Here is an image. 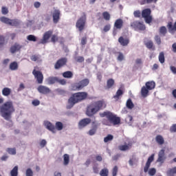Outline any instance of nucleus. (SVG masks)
<instances>
[{"label":"nucleus","instance_id":"0e129e2a","mask_svg":"<svg viewBox=\"0 0 176 176\" xmlns=\"http://www.w3.org/2000/svg\"><path fill=\"white\" fill-rule=\"evenodd\" d=\"M47 144V142H46L45 140H42L40 142V146H41V148H45V146H46Z\"/></svg>","mask_w":176,"mask_h":176},{"label":"nucleus","instance_id":"ddd939ff","mask_svg":"<svg viewBox=\"0 0 176 176\" xmlns=\"http://www.w3.org/2000/svg\"><path fill=\"white\" fill-rule=\"evenodd\" d=\"M166 153H165V150L164 149H162L159 151L158 153V158L157 160V162L158 163H164V160H166Z\"/></svg>","mask_w":176,"mask_h":176},{"label":"nucleus","instance_id":"4d7b16f0","mask_svg":"<svg viewBox=\"0 0 176 176\" xmlns=\"http://www.w3.org/2000/svg\"><path fill=\"white\" fill-rule=\"evenodd\" d=\"M26 176H34V172L31 168H29L26 170Z\"/></svg>","mask_w":176,"mask_h":176},{"label":"nucleus","instance_id":"9d476101","mask_svg":"<svg viewBox=\"0 0 176 176\" xmlns=\"http://www.w3.org/2000/svg\"><path fill=\"white\" fill-rule=\"evenodd\" d=\"M32 75H34L38 85H42V83H43V74L42 72L34 69L32 71Z\"/></svg>","mask_w":176,"mask_h":176},{"label":"nucleus","instance_id":"cd10ccee","mask_svg":"<svg viewBox=\"0 0 176 176\" xmlns=\"http://www.w3.org/2000/svg\"><path fill=\"white\" fill-rule=\"evenodd\" d=\"M148 94L149 90L145 86H143L141 89V96L145 98L148 97Z\"/></svg>","mask_w":176,"mask_h":176},{"label":"nucleus","instance_id":"c85d7f7f","mask_svg":"<svg viewBox=\"0 0 176 176\" xmlns=\"http://www.w3.org/2000/svg\"><path fill=\"white\" fill-rule=\"evenodd\" d=\"M155 141L159 145H163V144H164V138L162 135H157L155 137Z\"/></svg>","mask_w":176,"mask_h":176},{"label":"nucleus","instance_id":"a18cd8bd","mask_svg":"<svg viewBox=\"0 0 176 176\" xmlns=\"http://www.w3.org/2000/svg\"><path fill=\"white\" fill-rule=\"evenodd\" d=\"M154 41L158 46H160V45H162V38H160V36L155 35L154 37Z\"/></svg>","mask_w":176,"mask_h":176},{"label":"nucleus","instance_id":"8fccbe9b","mask_svg":"<svg viewBox=\"0 0 176 176\" xmlns=\"http://www.w3.org/2000/svg\"><path fill=\"white\" fill-rule=\"evenodd\" d=\"M133 16L134 17L140 19L141 16H142V12H141L140 10H135L133 12Z\"/></svg>","mask_w":176,"mask_h":176},{"label":"nucleus","instance_id":"79ce46f5","mask_svg":"<svg viewBox=\"0 0 176 176\" xmlns=\"http://www.w3.org/2000/svg\"><path fill=\"white\" fill-rule=\"evenodd\" d=\"M158 59L161 64H164V61L166 60L164 58V52H162L160 53Z\"/></svg>","mask_w":176,"mask_h":176},{"label":"nucleus","instance_id":"c756f323","mask_svg":"<svg viewBox=\"0 0 176 176\" xmlns=\"http://www.w3.org/2000/svg\"><path fill=\"white\" fill-rule=\"evenodd\" d=\"M121 96H123V90L119 89H118V91H116V95L113 96V98H114V100L118 101V100L120 99Z\"/></svg>","mask_w":176,"mask_h":176},{"label":"nucleus","instance_id":"72a5a7b5","mask_svg":"<svg viewBox=\"0 0 176 176\" xmlns=\"http://www.w3.org/2000/svg\"><path fill=\"white\" fill-rule=\"evenodd\" d=\"M11 176H18L19 175V166H15L10 171Z\"/></svg>","mask_w":176,"mask_h":176},{"label":"nucleus","instance_id":"6e6552de","mask_svg":"<svg viewBox=\"0 0 176 176\" xmlns=\"http://www.w3.org/2000/svg\"><path fill=\"white\" fill-rule=\"evenodd\" d=\"M86 20H87L86 13L82 12V16L78 19V21L76 23V28H78V31H80V32H82V31H83V30H85V27L86 25Z\"/></svg>","mask_w":176,"mask_h":176},{"label":"nucleus","instance_id":"a19ab883","mask_svg":"<svg viewBox=\"0 0 176 176\" xmlns=\"http://www.w3.org/2000/svg\"><path fill=\"white\" fill-rule=\"evenodd\" d=\"M160 34L163 36H166V34H167V28L166 26H162L160 28Z\"/></svg>","mask_w":176,"mask_h":176},{"label":"nucleus","instance_id":"3c124183","mask_svg":"<svg viewBox=\"0 0 176 176\" xmlns=\"http://www.w3.org/2000/svg\"><path fill=\"white\" fill-rule=\"evenodd\" d=\"M117 60L118 61H123V60H124V55H123V53L118 52V56L117 58Z\"/></svg>","mask_w":176,"mask_h":176},{"label":"nucleus","instance_id":"dca6fc26","mask_svg":"<svg viewBox=\"0 0 176 176\" xmlns=\"http://www.w3.org/2000/svg\"><path fill=\"white\" fill-rule=\"evenodd\" d=\"M60 14L61 13L58 10H55L53 13H52V18H53V21L54 24H57L58 21H60Z\"/></svg>","mask_w":176,"mask_h":176},{"label":"nucleus","instance_id":"052dcab7","mask_svg":"<svg viewBox=\"0 0 176 176\" xmlns=\"http://www.w3.org/2000/svg\"><path fill=\"white\" fill-rule=\"evenodd\" d=\"M1 12H2V14H8V13H9V10L6 7H2Z\"/></svg>","mask_w":176,"mask_h":176},{"label":"nucleus","instance_id":"20e7f679","mask_svg":"<svg viewBox=\"0 0 176 176\" xmlns=\"http://www.w3.org/2000/svg\"><path fill=\"white\" fill-rule=\"evenodd\" d=\"M50 37L51 42H52V43L58 42V36H57V34L53 35V30H48L43 34V38L40 40L39 43L41 45H46V43H49Z\"/></svg>","mask_w":176,"mask_h":176},{"label":"nucleus","instance_id":"bf43d9fd","mask_svg":"<svg viewBox=\"0 0 176 176\" xmlns=\"http://www.w3.org/2000/svg\"><path fill=\"white\" fill-rule=\"evenodd\" d=\"M32 105H34V107H38V105H39L41 104V101H39V100H34L32 102Z\"/></svg>","mask_w":176,"mask_h":176},{"label":"nucleus","instance_id":"4468645a","mask_svg":"<svg viewBox=\"0 0 176 176\" xmlns=\"http://www.w3.org/2000/svg\"><path fill=\"white\" fill-rule=\"evenodd\" d=\"M91 123V119L90 118H83L82 120H80L78 123V127L80 129H83V127H86L88 124Z\"/></svg>","mask_w":176,"mask_h":176},{"label":"nucleus","instance_id":"7c9ffc66","mask_svg":"<svg viewBox=\"0 0 176 176\" xmlns=\"http://www.w3.org/2000/svg\"><path fill=\"white\" fill-rule=\"evenodd\" d=\"M48 85H54L56 82H58V78L57 77H49L47 79Z\"/></svg>","mask_w":176,"mask_h":176},{"label":"nucleus","instance_id":"37998d69","mask_svg":"<svg viewBox=\"0 0 176 176\" xmlns=\"http://www.w3.org/2000/svg\"><path fill=\"white\" fill-rule=\"evenodd\" d=\"M55 126L56 130H58V131H61V130H63L64 127V126L63 125V122H56Z\"/></svg>","mask_w":176,"mask_h":176},{"label":"nucleus","instance_id":"2eb2a0df","mask_svg":"<svg viewBox=\"0 0 176 176\" xmlns=\"http://www.w3.org/2000/svg\"><path fill=\"white\" fill-rule=\"evenodd\" d=\"M37 90L41 94H49L50 93V89L44 85H39Z\"/></svg>","mask_w":176,"mask_h":176},{"label":"nucleus","instance_id":"603ef678","mask_svg":"<svg viewBox=\"0 0 176 176\" xmlns=\"http://www.w3.org/2000/svg\"><path fill=\"white\" fill-rule=\"evenodd\" d=\"M7 152H8L10 155H16V148H7Z\"/></svg>","mask_w":176,"mask_h":176},{"label":"nucleus","instance_id":"f704fd0d","mask_svg":"<svg viewBox=\"0 0 176 176\" xmlns=\"http://www.w3.org/2000/svg\"><path fill=\"white\" fill-rule=\"evenodd\" d=\"M146 47L149 50H155V46L153 45V41H148L144 43Z\"/></svg>","mask_w":176,"mask_h":176},{"label":"nucleus","instance_id":"58836bf2","mask_svg":"<svg viewBox=\"0 0 176 176\" xmlns=\"http://www.w3.org/2000/svg\"><path fill=\"white\" fill-rule=\"evenodd\" d=\"M10 20L11 19L6 16H1L0 18V21H1V23H4V24H8V25L10 24Z\"/></svg>","mask_w":176,"mask_h":176},{"label":"nucleus","instance_id":"c9c22d12","mask_svg":"<svg viewBox=\"0 0 176 176\" xmlns=\"http://www.w3.org/2000/svg\"><path fill=\"white\" fill-rule=\"evenodd\" d=\"M102 16L106 21H109V20H111V14L107 11L103 12Z\"/></svg>","mask_w":176,"mask_h":176},{"label":"nucleus","instance_id":"f257e3e1","mask_svg":"<svg viewBox=\"0 0 176 176\" xmlns=\"http://www.w3.org/2000/svg\"><path fill=\"white\" fill-rule=\"evenodd\" d=\"M14 111L16 109L12 101H7L0 107L1 116L6 120H10L12 119V114L14 113Z\"/></svg>","mask_w":176,"mask_h":176},{"label":"nucleus","instance_id":"f03ea898","mask_svg":"<svg viewBox=\"0 0 176 176\" xmlns=\"http://www.w3.org/2000/svg\"><path fill=\"white\" fill-rule=\"evenodd\" d=\"M105 108V102L104 100H98L91 102L87 107L86 115L87 116H94L96 113L100 112L101 109Z\"/></svg>","mask_w":176,"mask_h":176},{"label":"nucleus","instance_id":"412c9836","mask_svg":"<svg viewBox=\"0 0 176 176\" xmlns=\"http://www.w3.org/2000/svg\"><path fill=\"white\" fill-rule=\"evenodd\" d=\"M113 86H115V80L113 78H109L107 81V85L105 87L106 90H109V89H113Z\"/></svg>","mask_w":176,"mask_h":176},{"label":"nucleus","instance_id":"a211bd4d","mask_svg":"<svg viewBox=\"0 0 176 176\" xmlns=\"http://www.w3.org/2000/svg\"><path fill=\"white\" fill-rule=\"evenodd\" d=\"M132 147H133V143H129L128 144L120 145L118 146V149L120 151L124 152L126 151H130V149H131Z\"/></svg>","mask_w":176,"mask_h":176},{"label":"nucleus","instance_id":"f8f14e48","mask_svg":"<svg viewBox=\"0 0 176 176\" xmlns=\"http://www.w3.org/2000/svg\"><path fill=\"white\" fill-rule=\"evenodd\" d=\"M67 63H68V59H67V58H61L56 61L54 65V68L56 69H60V68H63V67L67 65Z\"/></svg>","mask_w":176,"mask_h":176},{"label":"nucleus","instance_id":"39448f33","mask_svg":"<svg viewBox=\"0 0 176 176\" xmlns=\"http://www.w3.org/2000/svg\"><path fill=\"white\" fill-rule=\"evenodd\" d=\"M100 118L106 117L110 123H112L114 126L120 124V118L116 116L111 111H104L103 113H100Z\"/></svg>","mask_w":176,"mask_h":176},{"label":"nucleus","instance_id":"864d4df0","mask_svg":"<svg viewBox=\"0 0 176 176\" xmlns=\"http://www.w3.org/2000/svg\"><path fill=\"white\" fill-rule=\"evenodd\" d=\"M118 166H115L112 170V175L113 176H116L118 175Z\"/></svg>","mask_w":176,"mask_h":176},{"label":"nucleus","instance_id":"de8ad7c7","mask_svg":"<svg viewBox=\"0 0 176 176\" xmlns=\"http://www.w3.org/2000/svg\"><path fill=\"white\" fill-rule=\"evenodd\" d=\"M28 41H30V42H36V36L30 34L27 36Z\"/></svg>","mask_w":176,"mask_h":176},{"label":"nucleus","instance_id":"5701e85b","mask_svg":"<svg viewBox=\"0 0 176 176\" xmlns=\"http://www.w3.org/2000/svg\"><path fill=\"white\" fill-rule=\"evenodd\" d=\"M114 27L117 30H122L123 27V20L122 19H117L114 23Z\"/></svg>","mask_w":176,"mask_h":176},{"label":"nucleus","instance_id":"c03bdc74","mask_svg":"<svg viewBox=\"0 0 176 176\" xmlns=\"http://www.w3.org/2000/svg\"><path fill=\"white\" fill-rule=\"evenodd\" d=\"M126 107L128 109H133V108H134V104L133 103V101H131V99H129L126 101Z\"/></svg>","mask_w":176,"mask_h":176},{"label":"nucleus","instance_id":"7ed1b4c3","mask_svg":"<svg viewBox=\"0 0 176 176\" xmlns=\"http://www.w3.org/2000/svg\"><path fill=\"white\" fill-rule=\"evenodd\" d=\"M87 98V92H77L73 94L72 96L68 99V104L67 105V109H71L78 102H80Z\"/></svg>","mask_w":176,"mask_h":176},{"label":"nucleus","instance_id":"0eeeda50","mask_svg":"<svg viewBox=\"0 0 176 176\" xmlns=\"http://www.w3.org/2000/svg\"><path fill=\"white\" fill-rule=\"evenodd\" d=\"M90 83V80L88 78H85L81 80L78 82H75L72 85V89L74 91H79V90H82L86 86H89Z\"/></svg>","mask_w":176,"mask_h":176},{"label":"nucleus","instance_id":"9b49d317","mask_svg":"<svg viewBox=\"0 0 176 176\" xmlns=\"http://www.w3.org/2000/svg\"><path fill=\"white\" fill-rule=\"evenodd\" d=\"M131 27L134 30H139L140 31H145L146 27L144 23L138 21H133L131 23Z\"/></svg>","mask_w":176,"mask_h":176},{"label":"nucleus","instance_id":"5fc2aeb1","mask_svg":"<svg viewBox=\"0 0 176 176\" xmlns=\"http://www.w3.org/2000/svg\"><path fill=\"white\" fill-rule=\"evenodd\" d=\"M77 63H83L85 61V58L83 56H77L75 58Z\"/></svg>","mask_w":176,"mask_h":176},{"label":"nucleus","instance_id":"473e14b6","mask_svg":"<svg viewBox=\"0 0 176 176\" xmlns=\"http://www.w3.org/2000/svg\"><path fill=\"white\" fill-rule=\"evenodd\" d=\"M10 25H12V27H19L20 25V21L19 19H10Z\"/></svg>","mask_w":176,"mask_h":176},{"label":"nucleus","instance_id":"a878e982","mask_svg":"<svg viewBox=\"0 0 176 176\" xmlns=\"http://www.w3.org/2000/svg\"><path fill=\"white\" fill-rule=\"evenodd\" d=\"M9 69L11 71H17V69H19V63H17L16 61L12 62L10 64Z\"/></svg>","mask_w":176,"mask_h":176},{"label":"nucleus","instance_id":"bb28decb","mask_svg":"<svg viewBox=\"0 0 176 176\" xmlns=\"http://www.w3.org/2000/svg\"><path fill=\"white\" fill-rule=\"evenodd\" d=\"M167 176H175L176 175V166L168 169L166 171Z\"/></svg>","mask_w":176,"mask_h":176},{"label":"nucleus","instance_id":"393cba45","mask_svg":"<svg viewBox=\"0 0 176 176\" xmlns=\"http://www.w3.org/2000/svg\"><path fill=\"white\" fill-rule=\"evenodd\" d=\"M12 94V89L9 87H4L2 89V94L5 97H9V95Z\"/></svg>","mask_w":176,"mask_h":176},{"label":"nucleus","instance_id":"4be33fe9","mask_svg":"<svg viewBox=\"0 0 176 176\" xmlns=\"http://www.w3.org/2000/svg\"><path fill=\"white\" fill-rule=\"evenodd\" d=\"M118 42L121 46H127V45L130 43V40H129V38H124L123 36H120L118 38Z\"/></svg>","mask_w":176,"mask_h":176},{"label":"nucleus","instance_id":"aec40b11","mask_svg":"<svg viewBox=\"0 0 176 176\" xmlns=\"http://www.w3.org/2000/svg\"><path fill=\"white\" fill-rule=\"evenodd\" d=\"M20 49H21V45H20L17 43H15L14 45L11 46L10 51V53H12V54H14V53H16V52H19Z\"/></svg>","mask_w":176,"mask_h":176},{"label":"nucleus","instance_id":"338daca9","mask_svg":"<svg viewBox=\"0 0 176 176\" xmlns=\"http://www.w3.org/2000/svg\"><path fill=\"white\" fill-rule=\"evenodd\" d=\"M93 170H94V173L95 174H98V173H99L98 166H97L96 165H94L93 166Z\"/></svg>","mask_w":176,"mask_h":176},{"label":"nucleus","instance_id":"680f3d73","mask_svg":"<svg viewBox=\"0 0 176 176\" xmlns=\"http://www.w3.org/2000/svg\"><path fill=\"white\" fill-rule=\"evenodd\" d=\"M170 133H176V124H173L170 128Z\"/></svg>","mask_w":176,"mask_h":176},{"label":"nucleus","instance_id":"69168bd1","mask_svg":"<svg viewBox=\"0 0 176 176\" xmlns=\"http://www.w3.org/2000/svg\"><path fill=\"white\" fill-rule=\"evenodd\" d=\"M87 43V37H82L81 39V45H85Z\"/></svg>","mask_w":176,"mask_h":176},{"label":"nucleus","instance_id":"ea45409f","mask_svg":"<svg viewBox=\"0 0 176 176\" xmlns=\"http://www.w3.org/2000/svg\"><path fill=\"white\" fill-rule=\"evenodd\" d=\"M109 175V170L108 168H104L102 169L100 172V176H108Z\"/></svg>","mask_w":176,"mask_h":176},{"label":"nucleus","instance_id":"09e8293b","mask_svg":"<svg viewBox=\"0 0 176 176\" xmlns=\"http://www.w3.org/2000/svg\"><path fill=\"white\" fill-rule=\"evenodd\" d=\"M112 140H113V135L109 134L104 138V142H109V141H112Z\"/></svg>","mask_w":176,"mask_h":176},{"label":"nucleus","instance_id":"6e6d98bb","mask_svg":"<svg viewBox=\"0 0 176 176\" xmlns=\"http://www.w3.org/2000/svg\"><path fill=\"white\" fill-rule=\"evenodd\" d=\"M5 45V37L2 35H0V47H2Z\"/></svg>","mask_w":176,"mask_h":176},{"label":"nucleus","instance_id":"f3484780","mask_svg":"<svg viewBox=\"0 0 176 176\" xmlns=\"http://www.w3.org/2000/svg\"><path fill=\"white\" fill-rule=\"evenodd\" d=\"M44 126L47 129V130H50V131H52V133H56V126L53 125L50 122L45 121L44 122Z\"/></svg>","mask_w":176,"mask_h":176},{"label":"nucleus","instance_id":"2f4dec72","mask_svg":"<svg viewBox=\"0 0 176 176\" xmlns=\"http://www.w3.org/2000/svg\"><path fill=\"white\" fill-rule=\"evenodd\" d=\"M63 76L67 79H71V78H73L74 76V73L71 71H67L63 73Z\"/></svg>","mask_w":176,"mask_h":176},{"label":"nucleus","instance_id":"e2e57ef3","mask_svg":"<svg viewBox=\"0 0 176 176\" xmlns=\"http://www.w3.org/2000/svg\"><path fill=\"white\" fill-rule=\"evenodd\" d=\"M38 58H39V56L38 55H32L30 57V60H32V61H38Z\"/></svg>","mask_w":176,"mask_h":176},{"label":"nucleus","instance_id":"423d86ee","mask_svg":"<svg viewBox=\"0 0 176 176\" xmlns=\"http://www.w3.org/2000/svg\"><path fill=\"white\" fill-rule=\"evenodd\" d=\"M155 160V154H152L147 160V162L146 163L145 166L144 167V173H148V175L153 176L155 174H156V168H151L149 169V167H151V164L152 162Z\"/></svg>","mask_w":176,"mask_h":176},{"label":"nucleus","instance_id":"13d9d810","mask_svg":"<svg viewBox=\"0 0 176 176\" xmlns=\"http://www.w3.org/2000/svg\"><path fill=\"white\" fill-rule=\"evenodd\" d=\"M111 30V24L105 25L103 28V32H108Z\"/></svg>","mask_w":176,"mask_h":176},{"label":"nucleus","instance_id":"49530a36","mask_svg":"<svg viewBox=\"0 0 176 176\" xmlns=\"http://www.w3.org/2000/svg\"><path fill=\"white\" fill-rule=\"evenodd\" d=\"M97 131V125H95L93 129L88 132L89 135H94Z\"/></svg>","mask_w":176,"mask_h":176},{"label":"nucleus","instance_id":"b1692460","mask_svg":"<svg viewBox=\"0 0 176 176\" xmlns=\"http://www.w3.org/2000/svg\"><path fill=\"white\" fill-rule=\"evenodd\" d=\"M156 86V83H155L154 81H148L146 82L145 84V87L148 89V90H153Z\"/></svg>","mask_w":176,"mask_h":176},{"label":"nucleus","instance_id":"6ab92c4d","mask_svg":"<svg viewBox=\"0 0 176 176\" xmlns=\"http://www.w3.org/2000/svg\"><path fill=\"white\" fill-rule=\"evenodd\" d=\"M166 27L168 30V32L170 34H173V32H175L176 31V21L173 25V22H168Z\"/></svg>","mask_w":176,"mask_h":176},{"label":"nucleus","instance_id":"774afa93","mask_svg":"<svg viewBox=\"0 0 176 176\" xmlns=\"http://www.w3.org/2000/svg\"><path fill=\"white\" fill-rule=\"evenodd\" d=\"M172 50L173 52V53H176V43H173L172 45Z\"/></svg>","mask_w":176,"mask_h":176},{"label":"nucleus","instance_id":"e433bc0d","mask_svg":"<svg viewBox=\"0 0 176 176\" xmlns=\"http://www.w3.org/2000/svg\"><path fill=\"white\" fill-rule=\"evenodd\" d=\"M63 164L64 166H68V164H69V155H63Z\"/></svg>","mask_w":176,"mask_h":176},{"label":"nucleus","instance_id":"4c0bfd02","mask_svg":"<svg viewBox=\"0 0 176 176\" xmlns=\"http://www.w3.org/2000/svg\"><path fill=\"white\" fill-rule=\"evenodd\" d=\"M157 0H141L140 5H146L149 3H156Z\"/></svg>","mask_w":176,"mask_h":176},{"label":"nucleus","instance_id":"1a4fd4ad","mask_svg":"<svg viewBox=\"0 0 176 176\" xmlns=\"http://www.w3.org/2000/svg\"><path fill=\"white\" fill-rule=\"evenodd\" d=\"M152 10L150 8H145L142 11V17L144 19L146 24H151L153 18L152 17Z\"/></svg>","mask_w":176,"mask_h":176}]
</instances>
